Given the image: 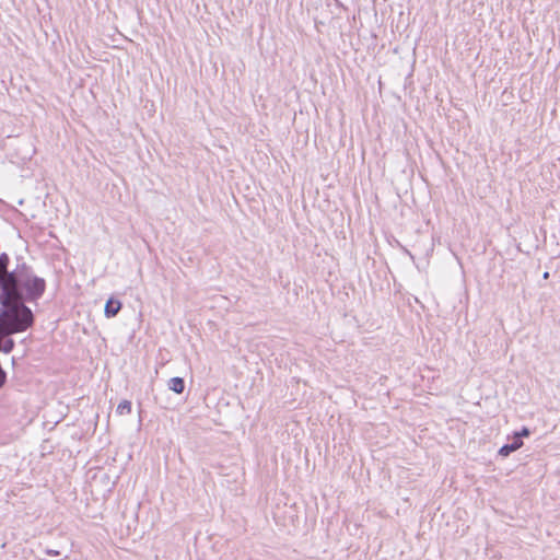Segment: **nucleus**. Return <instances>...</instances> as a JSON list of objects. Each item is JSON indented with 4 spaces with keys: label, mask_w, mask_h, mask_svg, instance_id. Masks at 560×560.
<instances>
[{
    "label": "nucleus",
    "mask_w": 560,
    "mask_h": 560,
    "mask_svg": "<svg viewBox=\"0 0 560 560\" xmlns=\"http://www.w3.org/2000/svg\"><path fill=\"white\" fill-rule=\"evenodd\" d=\"M26 301L34 300L27 298L25 287L0 293V339L25 331L34 325L35 317Z\"/></svg>",
    "instance_id": "nucleus-1"
},
{
    "label": "nucleus",
    "mask_w": 560,
    "mask_h": 560,
    "mask_svg": "<svg viewBox=\"0 0 560 560\" xmlns=\"http://www.w3.org/2000/svg\"><path fill=\"white\" fill-rule=\"evenodd\" d=\"M9 256L5 253H2L0 255V293L25 287L27 298L31 300H38L45 292V280L35 276L31 267L25 262L19 265L14 270L9 271Z\"/></svg>",
    "instance_id": "nucleus-2"
},
{
    "label": "nucleus",
    "mask_w": 560,
    "mask_h": 560,
    "mask_svg": "<svg viewBox=\"0 0 560 560\" xmlns=\"http://www.w3.org/2000/svg\"><path fill=\"white\" fill-rule=\"evenodd\" d=\"M122 304L119 300L110 298L107 300L104 308L105 316L107 318L115 317L121 310Z\"/></svg>",
    "instance_id": "nucleus-3"
},
{
    "label": "nucleus",
    "mask_w": 560,
    "mask_h": 560,
    "mask_svg": "<svg viewBox=\"0 0 560 560\" xmlns=\"http://www.w3.org/2000/svg\"><path fill=\"white\" fill-rule=\"evenodd\" d=\"M523 446V441L518 439V436H514V440L512 443L504 444L499 450V455L502 457H508L511 453L517 451Z\"/></svg>",
    "instance_id": "nucleus-4"
},
{
    "label": "nucleus",
    "mask_w": 560,
    "mask_h": 560,
    "mask_svg": "<svg viewBox=\"0 0 560 560\" xmlns=\"http://www.w3.org/2000/svg\"><path fill=\"white\" fill-rule=\"evenodd\" d=\"M168 388L176 394H183L185 390V381L182 377L175 376L168 381Z\"/></svg>",
    "instance_id": "nucleus-5"
},
{
    "label": "nucleus",
    "mask_w": 560,
    "mask_h": 560,
    "mask_svg": "<svg viewBox=\"0 0 560 560\" xmlns=\"http://www.w3.org/2000/svg\"><path fill=\"white\" fill-rule=\"evenodd\" d=\"M15 342L12 338L3 337L0 339V351L10 353L14 349Z\"/></svg>",
    "instance_id": "nucleus-6"
},
{
    "label": "nucleus",
    "mask_w": 560,
    "mask_h": 560,
    "mask_svg": "<svg viewBox=\"0 0 560 560\" xmlns=\"http://www.w3.org/2000/svg\"><path fill=\"white\" fill-rule=\"evenodd\" d=\"M116 412L120 416L129 415L131 412V401L126 399L120 401L117 406Z\"/></svg>",
    "instance_id": "nucleus-7"
},
{
    "label": "nucleus",
    "mask_w": 560,
    "mask_h": 560,
    "mask_svg": "<svg viewBox=\"0 0 560 560\" xmlns=\"http://www.w3.org/2000/svg\"><path fill=\"white\" fill-rule=\"evenodd\" d=\"M529 435H530V430L528 428H526V427H523L520 432H515L514 433V436H518L520 440L522 438H527Z\"/></svg>",
    "instance_id": "nucleus-8"
},
{
    "label": "nucleus",
    "mask_w": 560,
    "mask_h": 560,
    "mask_svg": "<svg viewBox=\"0 0 560 560\" xmlns=\"http://www.w3.org/2000/svg\"><path fill=\"white\" fill-rule=\"evenodd\" d=\"M45 552H46V555L51 556V557H58L60 555V552L58 550H54V549H46Z\"/></svg>",
    "instance_id": "nucleus-9"
},
{
    "label": "nucleus",
    "mask_w": 560,
    "mask_h": 560,
    "mask_svg": "<svg viewBox=\"0 0 560 560\" xmlns=\"http://www.w3.org/2000/svg\"><path fill=\"white\" fill-rule=\"evenodd\" d=\"M542 278H544L545 280H547V279L549 278V272H548V271H546V272L542 275Z\"/></svg>",
    "instance_id": "nucleus-10"
}]
</instances>
